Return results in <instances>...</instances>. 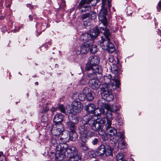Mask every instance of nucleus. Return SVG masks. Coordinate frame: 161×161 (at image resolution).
<instances>
[{"mask_svg":"<svg viewBox=\"0 0 161 161\" xmlns=\"http://www.w3.org/2000/svg\"><path fill=\"white\" fill-rule=\"evenodd\" d=\"M98 142V138H95L92 141V143L93 145H97Z\"/></svg>","mask_w":161,"mask_h":161,"instance_id":"nucleus-43","label":"nucleus"},{"mask_svg":"<svg viewBox=\"0 0 161 161\" xmlns=\"http://www.w3.org/2000/svg\"><path fill=\"white\" fill-rule=\"evenodd\" d=\"M111 83H104L102 85L100 88V93L102 96L107 94L109 92H111L112 90H114L117 87H119L120 85L119 80L117 79H113L111 81Z\"/></svg>","mask_w":161,"mask_h":161,"instance_id":"nucleus-4","label":"nucleus"},{"mask_svg":"<svg viewBox=\"0 0 161 161\" xmlns=\"http://www.w3.org/2000/svg\"><path fill=\"white\" fill-rule=\"evenodd\" d=\"M56 108H52L50 110L52 112H54L56 110Z\"/></svg>","mask_w":161,"mask_h":161,"instance_id":"nucleus-51","label":"nucleus"},{"mask_svg":"<svg viewBox=\"0 0 161 161\" xmlns=\"http://www.w3.org/2000/svg\"><path fill=\"white\" fill-rule=\"evenodd\" d=\"M87 76L90 78L94 77V74L92 73H89L87 75Z\"/></svg>","mask_w":161,"mask_h":161,"instance_id":"nucleus-48","label":"nucleus"},{"mask_svg":"<svg viewBox=\"0 0 161 161\" xmlns=\"http://www.w3.org/2000/svg\"><path fill=\"white\" fill-rule=\"evenodd\" d=\"M80 134V138L81 143H80V147L84 150H86L88 147L86 144L87 142L88 137H91L94 136V132L89 130L86 125H81L79 128Z\"/></svg>","mask_w":161,"mask_h":161,"instance_id":"nucleus-1","label":"nucleus"},{"mask_svg":"<svg viewBox=\"0 0 161 161\" xmlns=\"http://www.w3.org/2000/svg\"><path fill=\"white\" fill-rule=\"evenodd\" d=\"M111 120H107V122L106 125L107 127L106 130V133H104V135L105 137H108V139L109 136H110L111 139H113L115 140L114 142H117L118 140V137L117 135V132L116 129L111 126L112 122Z\"/></svg>","mask_w":161,"mask_h":161,"instance_id":"nucleus-6","label":"nucleus"},{"mask_svg":"<svg viewBox=\"0 0 161 161\" xmlns=\"http://www.w3.org/2000/svg\"><path fill=\"white\" fill-rule=\"evenodd\" d=\"M101 40L100 41V45L101 46H102V44H103V43L105 41V39L102 36L101 37Z\"/></svg>","mask_w":161,"mask_h":161,"instance_id":"nucleus-47","label":"nucleus"},{"mask_svg":"<svg viewBox=\"0 0 161 161\" xmlns=\"http://www.w3.org/2000/svg\"><path fill=\"white\" fill-rule=\"evenodd\" d=\"M100 58L97 56H91L89 58V62L91 65H97L99 63Z\"/></svg>","mask_w":161,"mask_h":161,"instance_id":"nucleus-18","label":"nucleus"},{"mask_svg":"<svg viewBox=\"0 0 161 161\" xmlns=\"http://www.w3.org/2000/svg\"><path fill=\"white\" fill-rule=\"evenodd\" d=\"M109 60L110 62L114 63V58L113 57L111 56L109 58Z\"/></svg>","mask_w":161,"mask_h":161,"instance_id":"nucleus-49","label":"nucleus"},{"mask_svg":"<svg viewBox=\"0 0 161 161\" xmlns=\"http://www.w3.org/2000/svg\"><path fill=\"white\" fill-rule=\"evenodd\" d=\"M111 0H102V9L101 10H107L110 9L111 1Z\"/></svg>","mask_w":161,"mask_h":161,"instance_id":"nucleus-19","label":"nucleus"},{"mask_svg":"<svg viewBox=\"0 0 161 161\" xmlns=\"http://www.w3.org/2000/svg\"><path fill=\"white\" fill-rule=\"evenodd\" d=\"M89 156L92 158H95L96 156L95 152L93 150L90 151L89 153Z\"/></svg>","mask_w":161,"mask_h":161,"instance_id":"nucleus-40","label":"nucleus"},{"mask_svg":"<svg viewBox=\"0 0 161 161\" xmlns=\"http://www.w3.org/2000/svg\"><path fill=\"white\" fill-rule=\"evenodd\" d=\"M58 140L59 141V142H60V141H61V142H64L65 141V139H66L65 137H62L61 136H58Z\"/></svg>","mask_w":161,"mask_h":161,"instance_id":"nucleus-46","label":"nucleus"},{"mask_svg":"<svg viewBox=\"0 0 161 161\" xmlns=\"http://www.w3.org/2000/svg\"><path fill=\"white\" fill-rule=\"evenodd\" d=\"M66 125L71 131L69 134V139L72 141H75L78 139L77 134L75 131V126L70 121L66 122Z\"/></svg>","mask_w":161,"mask_h":161,"instance_id":"nucleus-8","label":"nucleus"},{"mask_svg":"<svg viewBox=\"0 0 161 161\" xmlns=\"http://www.w3.org/2000/svg\"><path fill=\"white\" fill-rule=\"evenodd\" d=\"M50 44H51V43L49 42L48 43H46V44H45V47L47 46V47H48V45H50Z\"/></svg>","mask_w":161,"mask_h":161,"instance_id":"nucleus-52","label":"nucleus"},{"mask_svg":"<svg viewBox=\"0 0 161 161\" xmlns=\"http://www.w3.org/2000/svg\"><path fill=\"white\" fill-rule=\"evenodd\" d=\"M1 153H0V157H1Z\"/></svg>","mask_w":161,"mask_h":161,"instance_id":"nucleus-57","label":"nucleus"},{"mask_svg":"<svg viewBox=\"0 0 161 161\" xmlns=\"http://www.w3.org/2000/svg\"><path fill=\"white\" fill-rule=\"evenodd\" d=\"M57 128L55 129H53L52 130V133L53 135L57 136H59L62 134L64 130V126L63 124L56 125Z\"/></svg>","mask_w":161,"mask_h":161,"instance_id":"nucleus-15","label":"nucleus"},{"mask_svg":"<svg viewBox=\"0 0 161 161\" xmlns=\"http://www.w3.org/2000/svg\"><path fill=\"white\" fill-rule=\"evenodd\" d=\"M94 16V15L93 14H92V17H91V15H90L89 18H91L92 19V18H93L94 19L96 18V13H95V17H93V16Z\"/></svg>","mask_w":161,"mask_h":161,"instance_id":"nucleus-54","label":"nucleus"},{"mask_svg":"<svg viewBox=\"0 0 161 161\" xmlns=\"http://www.w3.org/2000/svg\"><path fill=\"white\" fill-rule=\"evenodd\" d=\"M86 99L87 101H92L93 99L91 92L88 93L86 95Z\"/></svg>","mask_w":161,"mask_h":161,"instance_id":"nucleus-37","label":"nucleus"},{"mask_svg":"<svg viewBox=\"0 0 161 161\" xmlns=\"http://www.w3.org/2000/svg\"><path fill=\"white\" fill-rule=\"evenodd\" d=\"M104 154L106 156H111L113 155L111 147L108 146H106Z\"/></svg>","mask_w":161,"mask_h":161,"instance_id":"nucleus-29","label":"nucleus"},{"mask_svg":"<svg viewBox=\"0 0 161 161\" xmlns=\"http://www.w3.org/2000/svg\"><path fill=\"white\" fill-rule=\"evenodd\" d=\"M107 14V11H100L99 14L98 19L103 24L104 27H100L101 29L105 31L107 29V26L108 23L106 17Z\"/></svg>","mask_w":161,"mask_h":161,"instance_id":"nucleus-10","label":"nucleus"},{"mask_svg":"<svg viewBox=\"0 0 161 161\" xmlns=\"http://www.w3.org/2000/svg\"><path fill=\"white\" fill-rule=\"evenodd\" d=\"M90 24L89 19L86 20L84 22V25L85 26H88L90 25Z\"/></svg>","mask_w":161,"mask_h":161,"instance_id":"nucleus-42","label":"nucleus"},{"mask_svg":"<svg viewBox=\"0 0 161 161\" xmlns=\"http://www.w3.org/2000/svg\"><path fill=\"white\" fill-rule=\"evenodd\" d=\"M92 67H94V66L92 65H91L89 63V64H88L86 65V69L87 71H88L91 69L92 70Z\"/></svg>","mask_w":161,"mask_h":161,"instance_id":"nucleus-39","label":"nucleus"},{"mask_svg":"<svg viewBox=\"0 0 161 161\" xmlns=\"http://www.w3.org/2000/svg\"><path fill=\"white\" fill-rule=\"evenodd\" d=\"M91 90L88 87H85L83 89L82 92H81L84 95H86L88 93L91 92Z\"/></svg>","mask_w":161,"mask_h":161,"instance_id":"nucleus-36","label":"nucleus"},{"mask_svg":"<svg viewBox=\"0 0 161 161\" xmlns=\"http://www.w3.org/2000/svg\"><path fill=\"white\" fill-rule=\"evenodd\" d=\"M92 120V122L90 123V125L92 129L94 131L98 132V134L102 136L103 140L105 141L108 139V137L104 136V132L103 128L106 119L103 118L100 120L99 119H98V117L97 116V118H93Z\"/></svg>","mask_w":161,"mask_h":161,"instance_id":"nucleus-2","label":"nucleus"},{"mask_svg":"<svg viewBox=\"0 0 161 161\" xmlns=\"http://www.w3.org/2000/svg\"><path fill=\"white\" fill-rule=\"evenodd\" d=\"M68 158H69V161H80V157L78 154Z\"/></svg>","mask_w":161,"mask_h":161,"instance_id":"nucleus-31","label":"nucleus"},{"mask_svg":"<svg viewBox=\"0 0 161 161\" xmlns=\"http://www.w3.org/2000/svg\"><path fill=\"white\" fill-rule=\"evenodd\" d=\"M91 47H90L91 53H95L97 51V46L96 45H92Z\"/></svg>","mask_w":161,"mask_h":161,"instance_id":"nucleus-34","label":"nucleus"},{"mask_svg":"<svg viewBox=\"0 0 161 161\" xmlns=\"http://www.w3.org/2000/svg\"><path fill=\"white\" fill-rule=\"evenodd\" d=\"M104 96H102L103 98L108 102H110L112 101L114 98V96L111 92H109V93L107 94H105L104 95Z\"/></svg>","mask_w":161,"mask_h":161,"instance_id":"nucleus-24","label":"nucleus"},{"mask_svg":"<svg viewBox=\"0 0 161 161\" xmlns=\"http://www.w3.org/2000/svg\"><path fill=\"white\" fill-rule=\"evenodd\" d=\"M72 110L74 112L79 113L80 112L83 108V105L79 101H74L72 103Z\"/></svg>","mask_w":161,"mask_h":161,"instance_id":"nucleus-13","label":"nucleus"},{"mask_svg":"<svg viewBox=\"0 0 161 161\" xmlns=\"http://www.w3.org/2000/svg\"><path fill=\"white\" fill-rule=\"evenodd\" d=\"M84 44L82 45L80 48V51L79 50L76 51L77 54H79L80 53L82 54H86L89 51L90 47L92 45L93 43L91 44L90 42L86 40H84Z\"/></svg>","mask_w":161,"mask_h":161,"instance_id":"nucleus-11","label":"nucleus"},{"mask_svg":"<svg viewBox=\"0 0 161 161\" xmlns=\"http://www.w3.org/2000/svg\"><path fill=\"white\" fill-rule=\"evenodd\" d=\"M101 107L99 109L101 115L105 114L106 120H112L113 119L112 112H117L119 109V107L116 105H109L102 102L99 103Z\"/></svg>","mask_w":161,"mask_h":161,"instance_id":"nucleus-3","label":"nucleus"},{"mask_svg":"<svg viewBox=\"0 0 161 161\" xmlns=\"http://www.w3.org/2000/svg\"><path fill=\"white\" fill-rule=\"evenodd\" d=\"M68 147V145L65 143H62L60 142L59 144L56 146V151L55 156L57 160L59 161L63 160L65 153Z\"/></svg>","mask_w":161,"mask_h":161,"instance_id":"nucleus-7","label":"nucleus"},{"mask_svg":"<svg viewBox=\"0 0 161 161\" xmlns=\"http://www.w3.org/2000/svg\"><path fill=\"white\" fill-rule=\"evenodd\" d=\"M106 146L101 144L99 146L97 150V153L99 155L102 156L104 154Z\"/></svg>","mask_w":161,"mask_h":161,"instance_id":"nucleus-23","label":"nucleus"},{"mask_svg":"<svg viewBox=\"0 0 161 161\" xmlns=\"http://www.w3.org/2000/svg\"><path fill=\"white\" fill-rule=\"evenodd\" d=\"M104 34L108 42L106 46V50L109 53H113L115 51V48L114 44L110 42L109 36H110L111 34L109 30L105 31Z\"/></svg>","mask_w":161,"mask_h":161,"instance_id":"nucleus-9","label":"nucleus"},{"mask_svg":"<svg viewBox=\"0 0 161 161\" xmlns=\"http://www.w3.org/2000/svg\"><path fill=\"white\" fill-rule=\"evenodd\" d=\"M91 2L90 0H81V1L80 3V9H82V10H83L82 8H84L85 9H87L86 10H88L89 9H93V8H92L90 6L88 5H85L86 3H89ZM84 10H86V9H84Z\"/></svg>","mask_w":161,"mask_h":161,"instance_id":"nucleus-20","label":"nucleus"},{"mask_svg":"<svg viewBox=\"0 0 161 161\" xmlns=\"http://www.w3.org/2000/svg\"><path fill=\"white\" fill-rule=\"evenodd\" d=\"M80 83L81 85H84L86 84V80L84 79H82L81 80H80Z\"/></svg>","mask_w":161,"mask_h":161,"instance_id":"nucleus-45","label":"nucleus"},{"mask_svg":"<svg viewBox=\"0 0 161 161\" xmlns=\"http://www.w3.org/2000/svg\"><path fill=\"white\" fill-rule=\"evenodd\" d=\"M47 104L43 105V110L42 112V113H45L49 110V108L47 107Z\"/></svg>","mask_w":161,"mask_h":161,"instance_id":"nucleus-38","label":"nucleus"},{"mask_svg":"<svg viewBox=\"0 0 161 161\" xmlns=\"http://www.w3.org/2000/svg\"><path fill=\"white\" fill-rule=\"evenodd\" d=\"M95 109V106L93 103H89L85 106V110L89 113H93Z\"/></svg>","mask_w":161,"mask_h":161,"instance_id":"nucleus-22","label":"nucleus"},{"mask_svg":"<svg viewBox=\"0 0 161 161\" xmlns=\"http://www.w3.org/2000/svg\"><path fill=\"white\" fill-rule=\"evenodd\" d=\"M86 95L81 92L78 96V98L81 101H84L86 99Z\"/></svg>","mask_w":161,"mask_h":161,"instance_id":"nucleus-35","label":"nucleus"},{"mask_svg":"<svg viewBox=\"0 0 161 161\" xmlns=\"http://www.w3.org/2000/svg\"><path fill=\"white\" fill-rule=\"evenodd\" d=\"M27 7L29 6V7H30V9H32V6L31 4H27Z\"/></svg>","mask_w":161,"mask_h":161,"instance_id":"nucleus-53","label":"nucleus"},{"mask_svg":"<svg viewBox=\"0 0 161 161\" xmlns=\"http://www.w3.org/2000/svg\"><path fill=\"white\" fill-rule=\"evenodd\" d=\"M64 117L62 114H56L53 118V122L55 123L54 125H57L60 124H62Z\"/></svg>","mask_w":161,"mask_h":161,"instance_id":"nucleus-17","label":"nucleus"},{"mask_svg":"<svg viewBox=\"0 0 161 161\" xmlns=\"http://www.w3.org/2000/svg\"><path fill=\"white\" fill-rule=\"evenodd\" d=\"M35 84L36 85H38V82H35Z\"/></svg>","mask_w":161,"mask_h":161,"instance_id":"nucleus-56","label":"nucleus"},{"mask_svg":"<svg viewBox=\"0 0 161 161\" xmlns=\"http://www.w3.org/2000/svg\"><path fill=\"white\" fill-rule=\"evenodd\" d=\"M92 14L94 15L93 17L95 16V12L94 11H92L90 12L89 13L83 14L81 18L83 19H85L88 17H89L90 15H91V17H92Z\"/></svg>","mask_w":161,"mask_h":161,"instance_id":"nucleus-30","label":"nucleus"},{"mask_svg":"<svg viewBox=\"0 0 161 161\" xmlns=\"http://www.w3.org/2000/svg\"><path fill=\"white\" fill-rule=\"evenodd\" d=\"M29 18L30 19L31 21H32V19L33 18H32V16L31 15H29Z\"/></svg>","mask_w":161,"mask_h":161,"instance_id":"nucleus-55","label":"nucleus"},{"mask_svg":"<svg viewBox=\"0 0 161 161\" xmlns=\"http://www.w3.org/2000/svg\"><path fill=\"white\" fill-rule=\"evenodd\" d=\"M58 3H61V4L59 6L60 9H64L65 7V2L64 0H58Z\"/></svg>","mask_w":161,"mask_h":161,"instance_id":"nucleus-33","label":"nucleus"},{"mask_svg":"<svg viewBox=\"0 0 161 161\" xmlns=\"http://www.w3.org/2000/svg\"><path fill=\"white\" fill-rule=\"evenodd\" d=\"M100 81L96 79H93L90 80L89 81V86L93 89L97 90L99 89L101 85Z\"/></svg>","mask_w":161,"mask_h":161,"instance_id":"nucleus-14","label":"nucleus"},{"mask_svg":"<svg viewBox=\"0 0 161 161\" xmlns=\"http://www.w3.org/2000/svg\"><path fill=\"white\" fill-rule=\"evenodd\" d=\"M120 69V68L119 65H117L114 64H112V66L111 67V71L116 75L118 74Z\"/></svg>","mask_w":161,"mask_h":161,"instance_id":"nucleus-25","label":"nucleus"},{"mask_svg":"<svg viewBox=\"0 0 161 161\" xmlns=\"http://www.w3.org/2000/svg\"><path fill=\"white\" fill-rule=\"evenodd\" d=\"M59 109L61 112L65 114V109L63 105H61L59 106Z\"/></svg>","mask_w":161,"mask_h":161,"instance_id":"nucleus-41","label":"nucleus"},{"mask_svg":"<svg viewBox=\"0 0 161 161\" xmlns=\"http://www.w3.org/2000/svg\"><path fill=\"white\" fill-rule=\"evenodd\" d=\"M92 71L93 74H101L102 72L101 67L97 65L92 67Z\"/></svg>","mask_w":161,"mask_h":161,"instance_id":"nucleus-26","label":"nucleus"},{"mask_svg":"<svg viewBox=\"0 0 161 161\" xmlns=\"http://www.w3.org/2000/svg\"><path fill=\"white\" fill-rule=\"evenodd\" d=\"M77 154V150L76 148L74 146H69L65 153L64 158H70Z\"/></svg>","mask_w":161,"mask_h":161,"instance_id":"nucleus-12","label":"nucleus"},{"mask_svg":"<svg viewBox=\"0 0 161 161\" xmlns=\"http://www.w3.org/2000/svg\"><path fill=\"white\" fill-rule=\"evenodd\" d=\"M97 118V116L96 114L94 115H93L92 116L90 115H87L84 116L83 119V122H84V124H86L85 125H86L87 126L89 130H90L89 128L88 127V125L87 123H88L90 125V123L91 122V121L92 120V119L94 118Z\"/></svg>","mask_w":161,"mask_h":161,"instance_id":"nucleus-16","label":"nucleus"},{"mask_svg":"<svg viewBox=\"0 0 161 161\" xmlns=\"http://www.w3.org/2000/svg\"><path fill=\"white\" fill-rule=\"evenodd\" d=\"M70 121L73 124H77L79 122V118L78 116L76 114H75L74 113H72L70 116L69 117Z\"/></svg>","mask_w":161,"mask_h":161,"instance_id":"nucleus-21","label":"nucleus"},{"mask_svg":"<svg viewBox=\"0 0 161 161\" xmlns=\"http://www.w3.org/2000/svg\"><path fill=\"white\" fill-rule=\"evenodd\" d=\"M116 161H123L125 159L124 158L123 155L121 153H118L116 157Z\"/></svg>","mask_w":161,"mask_h":161,"instance_id":"nucleus-32","label":"nucleus"},{"mask_svg":"<svg viewBox=\"0 0 161 161\" xmlns=\"http://www.w3.org/2000/svg\"><path fill=\"white\" fill-rule=\"evenodd\" d=\"M51 143L53 145L54 147H56V145H58L57 144L58 143H59V141L58 140V136H55L53 137L51 140Z\"/></svg>","mask_w":161,"mask_h":161,"instance_id":"nucleus-28","label":"nucleus"},{"mask_svg":"<svg viewBox=\"0 0 161 161\" xmlns=\"http://www.w3.org/2000/svg\"><path fill=\"white\" fill-rule=\"evenodd\" d=\"M120 138L121 139V140H124V139L125 138V136L124 134L122 133L121 134L120 136Z\"/></svg>","mask_w":161,"mask_h":161,"instance_id":"nucleus-50","label":"nucleus"},{"mask_svg":"<svg viewBox=\"0 0 161 161\" xmlns=\"http://www.w3.org/2000/svg\"><path fill=\"white\" fill-rule=\"evenodd\" d=\"M127 145L124 140H121L119 142L118 147L120 149H123L126 148Z\"/></svg>","mask_w":161,"mask_h":161,"instance_id":"nucleus-27","label":"nucleus"},{"mask_svg":"<svg viewBox=\"0 0 161 161\" xmlns=\"http://www.w3.org/2000/svg\"><path fill=\"white\" fill-rule=\"evenodd\" d=\"M112 76L110 75H108V76H104V80H105L106 81H107V80H108H108H110V79L112 78Z\"/></svg>","mask_w":161,"mask_h":161,"instance_id":"nucleus-44","label":"nucleus"},{"mask_svg":"<svg viewBox=\"0 0 161 161\" xmlns=\"http://www.w3.org/2000/svg\"><path fill=\"white\" fill-rule=\"evenodd\" d=\"M99 33L98 28L96 27L95 29L91 30L88 33L81 34L80 39L82 41L87 40L90 42L91 44H93V40L96 38Z\"/></svg>","mask_w":161,"mask_h":161,"instance_id":"nucleus-5","label":"nucleus"}]
</instances>
